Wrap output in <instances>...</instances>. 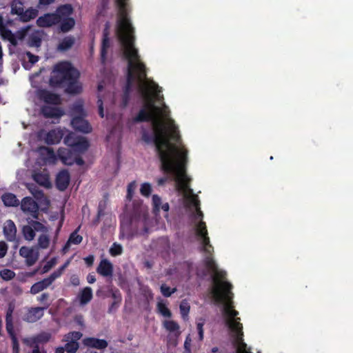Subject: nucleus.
Here are the masks:
<instances>
[{"label": "nucleus", "mask_w": 353, "mask_h": 353, "mask_svg": "<svg viewBox=\"0 0 353 353\" xmlns=\"http://www.w3.org/2000/svg\"><path fill=\"white\" fill-rule=\"evenodd\" d=\"M32 178L37 183L41 186L45 188H49L50 186L49 176L46 174L42 172L34 173L32 176Z\"/></svg>", "instance_id": "obj_29"}, {"label": "nucleus", "mask_w": 353, "mask_h": 353, "mask_svg": "<svg viewBox=\"0 0 353 353\" xmlns=\"http://www.w3.org/2000/svg\"><path fill=\"white\" fill-rule=\"evenodd\" d=\"M0 276L5 281H10L15 276V273L11 270L3 269L0 271Z\"/></svg>", "instance_id": "obj_50"}, {"label": "nucleus", "mask_w": 353, "mask_h": 353, "mask_svg": "<svg viewBox=\"0 0 353 353\" xmlns=\"http://www.w3.org/2000/svg\"><path fill=\"white\" fill-rule=\"evenodd\" d=\"M83 344L87 347L96 348L97 350H104L108 345L106 340L94 337H87L84 339Z\"/></svg>", "instance_id": "obj_21"}, {"label": "nucleus", "mask_w": 353, "mask_h": 353, "mask_svg": "<svg viewBox=\"0 0 353 353\" xmlns=\"http://www.w3.org/2000/svg\"><path fill=\"white\" fill-rule=\"evenodd\" d=\"M50 285H51V284L48 280L45 278L43 280L34 283L30 288V292L32 294H38L43 290L47 289Z\"/></svg>", "instance_id": "obj_28"}, {"label": "nucleus", "mask_w": 353, "mask_h": 353, "mask_svg": "<svg viewBox=\"0 0 353 353\" xmlns=\"http://www.w3.org/2000/svg\"><path fill=\"white\" fill-rule=\"evenodd\" d=\"M39 151L43 153V151L46 152L47 155L50 158H54L55 154L52 148L42 146L39 148Z\"/></svg>", "instance_id": "obj_57"}, {"label": "nucleus", "mask_w": 353, "mask_h": 353, "mask_svg": "<svg viewBox=\"0 0 353 353\" xmlns=\"http://www.w3.org/2000/svg\"><path fill=\"white\" fill-rule=\"evenodd\" d=\"M75 152L70 149L60 148L57 151V155L61 162L67 165H72L74 164V156Z\"/></svg>", "instance_id": "obj_18"}, {"label": "nucleus", "mask_w": 353, "mask_h": 353, "mask_svg": "<svg viewBox=\"0 0 353 353\" xmlns=\"http://www.w3.org/2000/svg\"><path fill=\"white\" fill-rule=\"evenodd\" d=\"M28 189L37 199H40L44 196L43 192L34 184H29Z\"/></svg>", "instance_id": "obj_42"}, {"label": "nucleus", "mask_w": 353, "mask_h": 353, "mask_svg": "<svg viewBox=\"0 0 353 353\" xmlns=\"http://www.w3.org/2000/svg\"><path fill=\"white\" fill-rule=\"evenodd\" d=\"M163 327L166 330L170 332L175 333V336H179L181 334L179 331V325L174 321L172 320H165L163 321Z\"/></svg>", "instance_id": "obj_34"}, {"label": "nucleus", "mask_w": 353, "mask_h": 353, "mask_svg": "<svg viewBox=\"0 0 353 353\" xmlns=\"http://www.w3.org/2000/svg\"><path fill=\"white\" fill-rule=\"evenodd\" d=\"M190 193L192 194V196L188 198L186 207L190 208V206H192L195 208V210L200 208V201L199 200L197 195L193 194L192 189H190Z\"/></svg>", "instance_id": "obj_36"}, {"label": "nucleus", "mask_w": 353, "mask_h": 353, "mask_svg": "<svg viewBox=\"0 0 353 353\" xmlns=\"http://www.w3.org/2000/svg\"><path fill=\"white\" fill-rule=\"evenodd\" d=\"M0 34L1 38L3 40L8 41L12 46H16L18 44V41L15 35L10 30L6 28L5 26L0 28Z\"/></svg>", "instance_id": "obj_25"}, {"label": "nucleus", "mask_w": 353, "mask_h": 353, "mask_svg": "<svg viewBox=\"0 0 353 353\" xmlns=\"http://www.w3.org/2000/svg\"><path fill=\"white\" fill-rule=\"evenodd\" d=\"M23 11H24L23 3L19 1H14V2L12 4V7H11V13L17 14L20 17Z\"/></svg>", "instance_id": "obj_37"}, {"label": "nucleus", "mask_w": 353, "mask_h": 353, "mask_svg": "<svg viewBox=\"0 0 353 353\" xmlns=\"http://www.w3.org/2000/svg\"><path fill=\"white\" fill-rule=\"evenodd\" d=\"M30 224L32 227L34 232H44L47 230L44 225L37 221H32L30 222Z\"/></svg>", "instance_id": "obj_54"}, {"label": "nucleus", "mask_w": 353, "mask_h": 353, "mask_svg": "<svg viewBox=\"0 0 353 353\" xmlns=\"http://www.w3.org/2000/svg\"><path fill=\"white\" fill-rule=\"evenodd\" d=\"M109 252L112 256H119L123 253V247L121 244L114 242L111 245Z\"/></svg>", "instance_id": "obj_44"}, {"label": "nucleus", "mask_w": 353, "mask_h": 353, "mask_svg": "<svg viewBox=\"0 0 353 353\" xmlns=\"http://www.w3.org/2000/svg\"><path fill=\"white\" fill-rule=\"evenodd\" d=\"M75 39L72 36L64 37L58 45V50L60 51H66L70 49L74 44Z\"/></svg>", "instance_id": "obj_31"}, {"label": "nucleus", "mask_w": 353, "mask_h": 353, "mask_svg": "<svg viewBox=\"0 0 353 353\" xmlns=\"http://www.w3.org/2000/svg\"><path fill=\"white\" fill-rule=\"evenodd\" d=\"M84 261H85V263L87 265V266L90 267L93 265V263L94 261V257L93 255L90 254V255L86 256L84 259Z\"/></svg>", "instance_id": "obj_62"}, {"label": "nucleus", "mask_w": 353, "mask_h": 353, "mask_svg": "<svg viewBox=\"0 0 353 353\" xmlns=\"http://www.w3.org/2000/svg\"><path fill=\"white\" fill-rule=\"evenodd\" d=\"M41 39L37 34H32L29 37L28 44L31 47H39L41 45Z\"/></svg>", "instance_id": "obj_48"}, {"label": "nucleus", "mask_w": 353, "mask_h": 353, "mask_svg": "<svg viewBox=\"0 0 353 353\" xmlns=\"http://www.w3.org/2000/svg\"><path fill=\"white\" fill-rule=\"evenodd\" d=\"M19 254L26 259V263L28 266L33 265L39 259L38 251L33 248L22 246L19 250Z\"/></svg>", "instance_id": "obj_12"}, {"label": "nucleus", "mask_w": 353, "mask_h": 353, "mask_svg": "<svg viewBox=\"0 0 353 353\" xmlns=\"http://www.w3.org/2000/svg\"><path fill=\"white\" fill-rule=\"evenodd\" d=\"M169 129L168 130L165 125V134L169 142L174 141L176 143H179L181 140V136L178 130L177 126L174 124L173 120L170 119L169 121ZM174 147L173 150V159L174 163H176L177 168L174 172H167L162 170L165 174L172 175L176 183V186L180 190H185L188 187V183L190 181V179L185 174V165L188 161V150L184 149L180 151L176 145L170 143Z\"/></svg>", "instance_id": "obj_3"}, {"label": "nucleus", "mask_w": 353, "mask_h": 353, "mask_svg": "<svg viewBox=\"0 0 353 353\" xmlns=\"http://www.w3.org/2000/svg\"><path fill=\"white\" fill-rule=\"evenodd\" d=\"M79 77V71L70 62H60L54 67L50 85L53 88H64L65 92L68 94H79L82 88L78 83Z\"/></svg>", "instance_id": "obj_4"}, {"label": "nucleus", "mask_w": 353, "mask_h": 353, "mask_svg": "<svg viewBox=\"0 0 353 353\" xmlns=\"http://www.w3.org/2000/svg\"><path fill=\"white\" fill-rule=\"evenodd\" d=\"M50 303H46L43 307H31L28 309L23 316V321L28 323H35L40 320L44 315V310L48 308Z\"/></svg>", "instance_id": "obj_9"}, {"label": "nucleus", "mask_w": 353, "mask_h": 353, "mask_svg": "<svg viewBox=\"0 0 353 353\" xmlns=\"http://www.w3.org/2000/svg\"><path fill=\"white\" fill-rule=\"evenodd\" d=\"M196 328L199 334V339L200 341H203V323H198L196 324Z\"/></svg>", "instance_id": "obj_60"}, {"label": "nucleus", "mask_w": 353, "mask_h": 353, "mask_svg": "<svg viewBox=\"0 0 353 353\" xmlns=\"http://www.w3.org/2000/svg\"><path fill=\"white\" fill-rule=\"evenodd\" d=\"M157 307L158 312L160 313L162 316L167 318H170L172 316L171 311L168 309L164 303L161 301L158 302Z\"/></svg>", "instance_id": "obj_39"}, {"label": "nucleus", "mask_w": 353, "mask_h": 353, "mask_svg": "<svg viewBox=\"0 0 353 353\" xmlns=\"http://www.w3.org/2000/svg\"><path fill=\"white\" fill-rule=\"evenodd\" d=\"M69 263H70L69 261H66L58 270H57L56 271L53 272L48 277L46 278L51 285L52 284V283L57 278H59V277H60L61 276V274H63V272L67 268V266L68 265Z\"/></svg>", "instance_id": "obj_35"}, {"label": "nucleus", "mask_w": 353, "mask_h": 353, "mask_svg": "<svg viewBox=\"0 0 353 353\" xmlns=\"http://www.w3.org/2000/svg\"><path fill=\"white\" fill-rule=\"evenodd\" d=\"M3 232L7 241L12 242L16 240L17 228L12 220L9 219L5 222Z\"/></svg>", "instance_id": "obj_19"}, {"label": "nucleus", "mask_w": 353, "mask_h": 353, "mask_svg": "<svg viewBox=\"0 0 353 353\" xmlns=\"http://www.w3.org/2000/svg\"><path fill=\"white\" fill-rule=\"evenodd\" d=\"M82 336H83V334L80 332H77V331L70 332L65 336L64 340L65 341H70L78 342V341L82 337Z\"/></svg>", "instance_id": "obj_45"}, {"label": "nucleus", "mask_w": 353, "mask_h": 353, "mask_svg": "<svg viewBox=\"0 0 353 353\" xmlns=\"http://www.w3.org/2000/svg\"><path fill=\"white\" fill-rule=\"evenodd\" d=\"M59 24V30L61 32H68L74 28V26L75 25V20L72 17L66 18V19H62L61 21Z\"/></svg>", "instance_id": "obj_33"}, {"label": "nucleus", "mask_w": 353, "mask_h": 353, "mask_svg": "<svg viewBox=\"0 0 353 353\" xmlns=\"http://www.w3.org/2000/svg\"><path fill=\"white\" fill-rule=\"evenodd\" d=\"M8 250V245L4 241H0V259L6 256Z\"/></svg>", "instance_id": "obj_58"}, {"label": "nucleus", "mask_w": 353, "mask_h": 353, "mask_svg": "<svg viewBox=\"0 0 353 353\" xmlns=\"http://www.w3.org/2000/svg\"><path fill=\"white\" fill-rule=\"evenodd\" d=\"M79 228L75 230L69 236V239L67 241V244H74L78 245L80 244L83 240V237L81 235L77 234Z\"/></svg>", "instance_id": "obj_40"}, {"label": "nucleus", "mask_w": 353, "mask_h": 353, "mask_svg": "<svg viewBox=\"0 0 353 353\" xmlns=\"http://www.w3.org/2000/svg\"><path fill=\"white\" fill-rule=\"evenodd\" d=\"M79 137L77 136L75 133L70 132L63 139V143L66 145L72 148Z\"/></svg>", "instance_id": "obj_41"}, {"label": "nucleus", "mask_w": 353, "mask_h": 353, "mask_svg": "<svg viewBox=\"0 0 353 353\" xmlns=\"http://www.w3.org/2000/svg\"><path fill=\"white\" fill-rule=\"evenodd\" d=\"M141 92L146 102L138 114L132 119L134 123L152 122V132L142 128L141 139L147 144H154L158 157L161 161V170L167 172L176 170L177 165L173 159V150L169 139L166 137L165 124L160 121L154 111L160 112V109L154 105L151 94L145 88H140Z\"/></svg>", "instance_id": "obj_1"}, {"label": "nucleus", "mask_w": 353, "mask_h": 353, "mask_svg": "<svg viewBox=\"0 0 353 353\" xmlns=\"http://www.w3.org/2000/svg\"><path fill=\"white\" fill-rule=\"evenodd\" d=\"M212 255V254L205 256L203 259V263L208 270L214 274L212 281L214 286L212 288V294L214 301L217 303L224 304V306L233 303L232 285L228 281H223L225 277L226 273L224 271L218 270Z\"/></svg>", "instance_id": "obj_5"}, {"label": "nucleus", "mask_w": 353, "mask_h": 353, "mask_svg": "<svg viewBox=\"0 0 353 353\" xmlns=\"http://www.w3.org/2000/svg\"><path fill=\"white\" fill-rule=\"evenodd\" d=\"M70 176L68 170H63L59 172L56 178V187L60 191L65 190L70 183Z\"/></svg>", "instance_id": "obj_16"}, {"label": "nucleus", "mask_w": 353, "mask_h": 353, "mask_svg": "<svg viewBox=\"0 0 353 353\" xmlns=\"http://www.w3.org/2000/svg\"><path fill=\"white\" fill-rule=\"evenodd\" d=\"M50 244V239L46 234H41L38 239V245L40 248L46 249Z\"/></svg>", "instance_id": "obj_46"}, {"label": "nucleus", "mask_w": 353, "mask_h": 353, "mask_svg": "<svg viewBox=\"0 0 353 353\" xmlns=\"http://www.w3.org/2000/svg\"><path fill=\"white\" fill-rule=\"evenodd\" d=\"M41 112L44 117L49 119L59 118L63 114L60 108L49 105H43L41 109Z\"/></svg>", "instance_id": "obj_23"}, {"label": "nucleus", "mask_w": 353, "mask_h": 353, "mask_svg": "<svg viewBox=\"0 0 353 353\" xmlns=\"http://www.w3.org/2000/svg\"><path fill=\"white\" fill-rule=\"evenodd\" d=\"M111 296L114 299V301L120 303L122 300V296L119 290H112Z\"/></svg>", "instance_id": "obj_56"}, {"label": "nucleus", "mask_w": 353, "mask_h": 353, "mask_svg": "<svg viewBox=\"0 0 353 353\" xmlns=\"http://www.w3.org/2000/svg\"><path fill=\"white\" fill-rule=\"evenodd\" d=\"M39 97L46 103L59 105L61 103V98L59 94L51 92L47 90H40L39 92Z\"/></svg>", "instance_id": "obj_17"}, {"label": "nucleus", "mask_w": 353, "mask_h": 353, "mask_svg": "<svg viewBox=\"0 0 353 353\" xmlns=\"http://www.w3.org/2000/svg\"><path fill=\"white\" fill-rule=\"evenodd\" d=\"M21 209L24 213L31 215L34 219H38L39 207L32 197L26 196L21 200Z\"/></svg>", "instance_id": "obj_10"}, {"label": "nucleus", "mask_w": 353, "mask_h": 353, "mask_svg": "<svg viewBox=\"0 0 353 353\" xmlns=\"http://www.w3.org/2000/svg\"><path fill=\"white\" fill-rule=\"evenodd\" d=\"M92 288L90 287L84 288L79 295L80 303L81 305L87 304L92 300Z\"/></svg>", "instance_id": "obj_30"}, {"label": "nucleus", "mask_w": 353, "mask_h": 353, "mask_svg": "<svg viewBox=\"0 0 353 353\" xmlns=\"http://www.w3.org/2000/svg\"><path fill=\"white\" fill-rule=\"evenodd\" d=\"M36 23L37 26L40 28H50L59 23L58 17L54 12L46 13L39 17Z\"/></svg>", "instance_id": "obj_13"}, {"label": "nucleus", "mask_w": 353, "mask_h": 353, "mask_svg": "<svg viewBox=\"0 0 353 353\" xmlns=\"http://www.w3.org/2000/svg\"><path fill=\"white\" fill-rule=\"evenodd\" d=\"M38 10L35 8H28L23 12L22 14L19 17V19L22 22H28L31 19L36 18L38 15Z\"/></svg>", "instance_id": "obj_32"}, {"label": "nucleus", "mask_w": 353, "mask_h": 353, "mask_svg": "<svg viewBox=\"0 0 353 353\" xmlns=\"http://www.w3.org/2000/svg\"><path fill=\"white\" fill-rule=\"evenodd\" d=\"M57 264V259L53 257L50 259L43 267L41 274L47 273L50 270Z\"/></svg>", "instance_id": "obj_52"}, {"label": "nucleus", "mask_w": 353, "mask_h": 353, "mask_svg": "<svg viewBox=\"0 0 353 353\" xmlns=\"http://www.w3.org/2000/svg\"><path fill=\"white\" fill-rule=\"evenodd\" d=\"M73 12L72 6L70 4H64L59 6L54 12L58 17V22L60 23L62 19L71 18L70 16Z\"/></svg>", "instance_id": "obj_22"}, {"label": "nucleus", "mask_w": 353, "mask_h": 353, "mask_svg": "<svg viewBox=\"0 0 353 353\" xmlns=\"http://www.w3.org/2000/svg\"><path fill=\"white\" fill-rule=\"evenodd\" d=\"M152 205L154 212H159L161 205V199L157 194L152 196Z\"/></svg>", "instance_id": "obj_53"}, {"label": "nucleus", "mask_w": 353, "mask_h": 353, "mask_svg": "<svg viewBox=\"0 0 353 353\" xmlns=\"http://www.w3.org/2000/svg\"><path fill=\"white\" fill-rule=\"evenodd\" d=\"M3 204L7 207H17L20 204L19 199L13 193L7 192L1 196Z\"/></svg>", "instance_id": "obj_24"}, {"label": "nucleus", "mask_w": 353, "mask_h": 353, "mask_svg": "<svg viewBox=\"0 0 353 353\" xmlns=\"http://www.w3.org/2000/svg\"><path fill=\"white\" fill-rule=\"evenodd\" d=\"M90 146L88 141L82 137H79L72 147L74 152L83 153L85 152Z\"/></svg>", "instance_id": "obj_26"}, {"label": "nucleus", "mask_w": 353, "mask_h": 353, "mask_svg": "<svg viewBox=\"0 0 353 353\" xmlns=\"http://www.w3.org/2000/svg\"><path fill=\"white\" fill-rule=\"evenodd\" d=\"M73 110L81 115L83 112V105L81 103H77L74 105Z\"/></svg>", "instance_id": "obj_64"}, {"label": "nucleus", "mask_w": 353, "mask_h": 353, "mask_svg": "<svg viewBox=\"0 0 353 353\" xmlns=\"http://www.w3.org/2000/svg\"><path fill=\"white\" fill-rule=\"evenodd\" d=\"M196 235L200 239L202 244V250L207 254H211L214 252V248L210 244V238L207 230L205 223L199 221L196 225Z\"/></svg>", "instance_id": "obj_8"}, {"label": "nucleus", "mask_w": 353, "mask_h": 353, "mask_svg": "<svg viewBox=\"0 0 353 353\" xmlns=\"http://www.w3.org/2000/svg\"><path fill=\"white\" fill-rule=\"evenodd\" d=\"M136 188L135 181H132L128 185L126 198L131 201Z\"/></svg>", "instance_id": "obj_55"}, {"label": "nucleus", "mask_w": 353, "mask_h": 353, "mask_svg": "<svg viewBox=\"0 0 353 353\" xmlns=\"http://www.w3.org/2000/svg\"><path fill=\"white\" fill-rule=\"evenodd\" d=\"M64 135V131L60 128L52 129L48 132L45 137V142L48 145H55L60 143Z\"/></svg>", "instance_id": "obj_15"}, {"label": "nucleus", "mask_w": 353, "mask_h": 353, "mask_svg": "<svg viewBox=\"0 0 353 353\" xmlns=\"http://www.w3.org/2000/svg\"><path fill=\"white\" fill-rule=\"evenodd\" d=\"M22 232L25 239L28 241L33 240L35 236V232L30 224L24 225L22 228Z\"/></svg>", "instance_id": "obj_38"}, {"label": "nucleus", "mask_w": 353, "mask_h": 353, "mask_svg": "<svg viewBox=\"0 0 353 353\" xmlns=\"http://www.w3.org/2000/svg\"><path fill=\"white\" fill-rule=\"evenodd\" d=\"M180 313L182 318L185 320L188 316L190 307L187 302L182 301L179 305Z\"/></svg>", "instance_id": "obj_47"}, {"label": "nucleus", "mask_w": 353, "mask_h": 353, "mask_svg": "<svg viewBox=\"0 0 353 353\" xmlns=\"http://www.w3.org/2000/svg\"><path fill=\"white\" fill-rule=\"evenodd\" d=\"M140 193L141 195L149 197L152 193V186L149 183H143L141 185Z\"/></svg>", "instance_id": "obj_49"}, {"label": "nucleus", "mask_w": 353, "mask_h": 353, "mask_svg": "<svg viewBox=\"0 0 353 353\" xmlns=\"http://www.w3.org/2000/svg\"><path fill=\"white\" fill-rule=\"evenodd\" d=\"M71 125L78 132L89 133L92 131L91 125L82 116L74 117L71 121Z\"/></svg>", "instance_id": "obj_14"}, {"label": "nucleus", "mask_w": 353, "mask_h": 353, "mask_svg": "<svg viewBox=\"0 0 353 353\" xmlns=\"http://www.w3.org/2000/svg\"><path fill=\"white\" fill-rule=\"evenodd\" d=\"M15 305L13 302L8 303L6 314V329L12 341V353H20L19 343L14 330L13 312Z\"/></svg>", "instance_id": "obj_7"}, {"label": "nucleus", "mask_w": 353, "mask_h": 353, "mask_svg": "<svg viewBox=\"0 0 353 353\" xmlns=\"http://www.w3.org/2000/svg\"><path fill=\"white\" fill-rule=\"evenodd\" d=\"M161 292L165 297H169L176 291V288H171L165 284L161 285Z\"/></svg>", "instance_id": "obj_51"}, {"label": "nucleus", "mask_w": 353, "mask_h": 353, "mask_svg": "<svg viewBox=\"0 0 353 353\" xmlns=\"http://www.w3.org/2000/svg\"><path fill=\"white\" fill-rule=\"evenodd\" d=\"M110 47V39L106 32H103L101 48V62L105 64L106 61V55L108 49Z\"/></svg>", "instance_id": "obj_27"}, {"label": "nucleus", "mask_w": 353, "mask_h": 353, "mask_svg": "<svg viewBox=\"0 0 353 353\" xmlns=\"http://www.w3.org/2000/svg\"><path fill=\"white\" fill-rule=\"evenodd\" d=\"M79 348V344L77 341H67L64 346L65 351L67 353H76Z\"/></svg>", "instance_id": "obj_43"}, {"label": "nucleus", "mask_w": 353, "mask_h": 353, "mask_svg": "<svg viewBox=\"0 0 353 353\" xmlns=\"http://www.w3.org/2000/svg\"><path fill=\"white\" fill-rule=\"evenodd\" d=\"M49 299L48 293H43L41 296H37V300L41 303H44Z\"/></svg>", "instance_id": "obj_63"}, {"label": "nucleus", "mask_w": 353, "mask_h": 353, "mask_svg": "<svg viewBox=\"0 0 353 353\" xmlns=\"http://www.w3.org/2000/svg\"><path fill=\"white\" fill-rule=\"evenodd\" d=\"M116 1L119 10L117 34L124 47L123 55L128 60L126 83L123 93L130 94L135 81L141 83L146 79V68L140 61L138 50L134 46V30L128 17V0H116Z\"/></svg>", "instance_id": "obj_2"}, {"label": "nucleus", "mask_w": 353, "mask_h": 353, "mask_svg": "<svg viewBox=\"0 0 353 353\" xmlns=\"http://www.w3.org/2000/svg\"><path fill=\"white\" fill-rule=\"evenodd\" d=\"M51 337L52 335L50 332H41L31 338L24 339L23 342L28 346L34 347V345L48 343L50 340Z\"/></svg>", "instance_id": "obj_11"}, {"label": "nucleus", "mask_w": 353, "mask_h": 353, "mask_svg": "<svg viewBox=\"0 0 353 353\" xmlns=\"http://www.w3.org/2000/svg\"><path fill=\"white\" fill-rule=\"evenodd\" d=\"M70 283L73 286H79L80 285V280L77 274H72L70 277Z\"/></svg>", "instance_id": "obj_59"}, {"label": "nucleus", "mask_w": 353, "mask_h": 353, "mask_svg": "<svg viewBox=\"0 0 353 353\" xmlns=\"http://www.w3.org/2000/svg\"><path fill=\"white\" fill-rule=\"evenodd\" d=\"M26 54H27V56L28 57L29 61L31 63L34 64V63H35L36 62H37L39 61V57L38 56L34 55V54H32L30 52H27Z\"/></svg>", "instance_id": "obj_61"}, {"label": "nucleus", "mask_w": 353, "mask_h": 353, "mask_svg": "<svg viewBox=\"0 0 353 353\" xmlns=\"http://www.w3.org/2000/svg\"><path fill=\"white\" fill-rule=\"evenodd\" d=\"M97 272L104 277L112 276L113 274V265L108 259H102L97 268Z\"/></svg>", "instance_id": "obj_20"}, {"label": "nucleus", "mask_w": 353, "mask_h": 353, "mask_svg": "<svg viewBox=\"0 0 353 353\" xmlns=\"http://www.w3.org/2000/svg\"><path fill=\"white\" fill-rule=\"evenodd\" d=\"M224 313L228 317L226 323L234 334L235 344L237 345L236 353H252L243 342V325L240 323V318L237 317L239 312L234 309L233 303L224 306Z\"/></svg>", "instance_id": "obj_6"}]
</instances>
